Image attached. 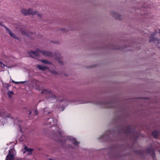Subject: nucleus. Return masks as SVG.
Instances as JSON below:
<instances>
[{
  "label": "nucleus",
  "mask_w": 160,
  "mask_h": 160,
  "mask_svg": "<svg viewBox=\"0 0 160 160\" xmlns=\"http://www.w3.org/2000/svg\"><path fill=\"white\" fill-rule=\"evenodd\" d=\"M58 62L59 64H60L61 65H62L63 63L62 61H60V60H58Z\"/></svg>",
  "instance_id": "412c9836"
},
{
  "label": "nucleus",
  "mask_w": 160,
  "mask_h": 160,
  "mask_svg": "<svg viewBox=\"0 0 160 160\" xmlns=\"http://www.w3.org/2000/svg\"><path fill=\"white\" fill-rule=\"evenodd\" d=\"M52 73H53V74H56L57 73L55 71H53L52 72Z\"/></svg>",
  "instance_id": "b1692460"
},
{
  "label": "nucleus",
  "mask_w": 160,
  "mask_h": 160,
  "mask_svg": "<svg viewBox=\"0 0 160 160\" xmlns=\"http://www.w3.org/2000/svg\"><path fill=\"white\" fill-rule=\"evenodd\" d=\"M69 140V141L72 143L74 145L76 146L78 145L79 142H78L75 138H70Z\"/></svg>",
  "instance_id": "9d476101"
},
{
  "label": "nucleus",
  "mask_w": 160,
  "mask_h": 160,
  "mask_svg": "<svg viewBox=\"0 0 160 160\" xmlns=\"http://www.w3.org/2000/svg\"><path fill=\"white\" fill-rule=\"evenodd\" d=\"M160 41V38H154L153 37L150 38L149 39L150 42L153 41L154 43L157 44L159 43Z\"/></svg>",
  "instance_id": "0eeeda50"
},
{
  "label": "nucleus",
  "mask_w": 160,
  "mask_h": 160,
  "mask_svg": "<svg viewBox=\"0 0 160 160\" xmlns=\"http://www.w3.org/2000/svg\"><path fill=\"white\" fill-rule=\"evenodd\" d=\"M34 115H37L38 114V111L37 110H35L34 112Z\"/></svg>",
  "instance_id": "4be33fe9"
},
{
  "label": "nucleus",
  "mask_w": 160,
  "mask_h": 160,
  "mask_svg": "<svg viewBox=\"0 0 160 160\" xmlns=\"http://www.w3.org/2000/svg\"><path fill=\"white\" fill-rule=\"evenodd\" d=\"M41 53L43 55L48 57H52L53 56L52 53L49 52H47L44 50H38L34 52L31 51V52H30L29 54L30 57L32 58H34L32 56V54H33L36 56H40Z\"/></svg>",
  "instance_id": "f03ea898"
},
{
  "label": "nucleus",
  "mask_w": 160,
  "mask_h": 160,
  "mask_svg": "<svg viewBox=\"0 0 160 160\" xmlns=\"http://www.w3.org/2000/svg\"><path fill=\"white\" fill-rule=\"evenodd\" d=\"M156 33L154 32V33H153V34H152V35L153 36H154V35H155V34H156ZM151 35H152V34H151Z\"/></svg>",
  "instance_id": "a878e982"
},
{
  "label": "nucleus",
  "mask_w": 160,
  "mask_h": 160,
  "mask_svg": "<svg viewBox=\"0 0 160 160\" xmlns=\"http://www.w3.org/2000/svg\"><path fill=\"white\" fill-rule=\"evenodd\" d=\"M108 106V108H114V107L113 106L114 104V103L112 102H107L105 104Z\"/></svg>",
  "instance_id": "4468645a"
},
{
  "label": "nucleus",
  "mask_w": 160,
  "mask_h": 160,
  "mask_svg": "<svg viewBox=\"0 0 160 160\" xmlns=\"http://www.w3.org/2000/svg\"><path fill=\"white\" fill-rule=\"evenodd\" d=\"M136 153L140 155H143L144 154V152L142 150H139L136 151Z\"/></svg>",
  "instance_id": "a211bd4d"
},
{
  "label": "nucleus",
  "mask_w": 160,
  "mask_h": 160,
  "mask_svg": "<svg viewBox=\"0 0 160 160\" xmlns=\"http://www.w3.org/2000/svg\"><path fill=\"white\" fill-rule=\"evenodd\" d=\"M14 151V148H11L9 151V153L8 155H9L11 156V155L13 157H14V154L13 152Z\"/></svg>",
  "instance_id": "2eb2a0df"
},
{
  "label": "nucleus",
  "mask_w": 160,
  "mask_h": 160,
  "mask_svg": "<svg viewBox=\"0 0 160 160\" xmlns=\"http://www.w3.org/2000/svg\"><path fill=\"white\" fill-rule=\"evenodd\" d=\"M0 63L1 64V65L2 64L3 66H4V64L2 62H0Z\"/></svg>",
  "instance_id": "5701e85b"
},
{
  "label": "nucleus",
  "mask_w": 160,
  "mask_h": 160,
  "mask_svg": "<svg viewBox=\"0 0 160 160\" xmlns=\"http://www.w3.org/2000/svg\"><path fill=\"white\" fill-rule=\"evenodd\" d=\"M4 27L6 31L8 32V33L11 37L15 38H16V35L13 33L12 32L11 30L9 28H8L6 26H4Z\"/></svg>",
  "instance_id": "6e6552de"
},
{
  "label": "nucleus",
  "mask_w": 160,
  "mask_h": 160,
  "mask_svg": "<svg viewBox=\"0 0 160 160\" xmlns=\"http://www.w3.org/2000/svg\"><path fill=\"white\" fill-rule=\"evenodd\" d=\"M159 132L157 130L154 131L152 132V135L155 138H158Z\"/></svg>",
  "instance_id": "f8f14e48"
},
{
  "label": "nucleus",
  "mask_w": 160,
  "mask_h": 160,
  "mask_svg": "<svg viewBox=\"0 0 160 160\" xmlns=\"http://www.w3.org/2000/svg\"><path fill=\"white\" fill-rule=\"evenodd\" d=\"M42 62L44 64H50L51 62L48 61L47 60H45V59H42L41 60Z\"/></svg>",
  "instance_id": "f3484780"
},
{
  "label": "nucleus",
  "mask_w": 160,
  "mask_h": 160,
  "mask_svg": "<svg viewBox=\"0 0 160 160\" xmlns=\"http://www.w3.org/2000/svg\"><path fill=\"white\" fill-rule=\"evenodd\" d=\"M159 33H160V29L159 30Z\"/></svg>",
  "instance_id": "cd10ccee"
},
{
  "label": "nucleus",
  "mask_w": 160,
  "mask_h": 160,
  "mask_svg": "<svg viewBox=\"0 0 160 160\" xmlns=\"http://www.w3.org/2000/svg\"><path fill=\"white\" fill-rule=\"evenodd\" d=\"M14 158V157H13L12 155L11 156H9V155H7L6 158V160H13Z\"/></svg>",
  "instance_id": "dca6fc26"
},
{
  "label": "nucleus",
  "mask_w": 160,
  "mask_h": 160,
  "mask_svg": "<svg viewBox=\"0 0 160 160\" xmlns=\"http://www.w3.org/2000/svg\"><path fill=\"white\" fill-rule=\"evenodd\" d=\"M37 68H38L39 70H44L48 68L46 67H45L43 66L38 65L37 66Z\"/></svg>",
  "instance_id": "ddd939ff"
},
{
  "label": "nucleus",
  "mask_w": 160,
  "mask_h": 160,
  "mask_svg": "<svg viewBox=\"0 0 160 160\" xmlns=\"http://www.w3.org/2000/svg\"><path fill=\"white\" fill-rule=\"evenodd\" d=\"M49 160H52V159H51V158H49Z\"/></svg>",
  "instance_id": "c85d7f7f"
},
{
  "label": "nucleus",
  "mask_w": 160,
  "mask_h": 160,
  "mask_svg": "<svg viewBox=\"0 0 160 160\" xmlns=\"http://www.w3.org/2000/svg\"><path fill=\"white\" fill-rule=\"evenodd\" d=\"M12 82L15 83V84H23L24 83L26 82V81H23V82H15L14 80H12Z\"/></svg>",
  "instance_id": "6ab92c4d"
},
{
  "label": "nucleus",
  "mask_w": 160,
  "mask_h": 160,
  "mask_svg": "<svg viewBox=\"0 0 160 160\" xmlns=\"http://www.w3.org/2000/svg\"><path fill=\"white\" fill-rule=\"evenodd\" d=\"M116 49H119V48H116Z\"/></svg>",
  "instance_id": "c756f323"
},
{
  "label": "nucleus",
  "mask_w": 160,
  "mask_h": 160,
  "mask_svg": "<svg viewBox=\"0 0 160 160\" xmlns=\"http://www.w3.org/2000/svg\"><path fill=\"white\" fill-rule=\"evenodd\" d=\"M104 135H103L101 137V138H104Z\"/></svg>",
  "instance_id": "393cba45"
},
{
  "label": "nucleus",
  "mask_w": 160,
  "mask_h": 160,
  "mask_svg": "<svg viewBox=\"0 0 160 160\" xmlns=\"http://www.w3.org/2000/svg\"><path fill=\"white\" fill-rule=\"evenodd\" d=\"M32 112H31V111H29V115H30V114H31Z\"/></svg>",
  "instance_id": "bb28decb"
},
{
  "label": "nucleus",
  "mask_w": 160,
  "mask_h": 160,
  "mask_svg": "<svg viewBox=\"0 0 160 160\" xmlns=\"http://www.w3.org/2000/svg\"><path fill=\"white\" fill-rule=\"evenodd\" d=\"M122 131L123 133L126 134L127 135L132 136L133 138L136 139L138 137V135L135 131L134 130H132L131 127L130 126H127L122 128Z\"/></svg>",
  "instance_id": "f257e3e1"
},
{
  "label": "nucleus",
  "mask_w": 160,
  "mask_h": 160,
  "mask_svg": "<svg viewBox=\"0 0 160 160\" xmlns=\"http://www.w3.org/2000/svg\"><path fill=\"white\" fill-rule=\"evenodd\" d=\"M14 94L13 92L12 91H8V94L9 97H11V95Z\"/></svg>",
  "instance_id": "aec40b11"
},
{
  "label": "nucleus",
  "mask_w": 160,
  "mask_h": 160,
  "mask_svg": "<svg viewBox=\"0 0 160 160\" xmlns=\"http://www.w3.org/2000/svg\"><path fill=\"white\" fill-rule=\"evenodd\" d=\"M112 17L115 18L116 19L119 20H121L122 19V16L118 14L115 12H112Z\"/></svg>",
  "instance_id": "423d86ee"
},
{
  "label": "nucleus",
  "mask_w": 160,
  "mask_h": 160,
  "mask_svg": "<svg viewBox=\"0 0 160 160\" xmlns=\"http://www.w3.org/2000/svg\"><path fill=\"white\" fill-rule=\"evenodd\" d=\"M42 93L44 95H48L49 98H53L54 99H56L57 98L56 96L53 94L51 91L48 89H43L42 91Z\"/></svg>",
  "instance_id": "20e7f679"
},
{
  "label": "nucleus",
  "mask_w": 160,
  "mask_h": 160,
  "mask_svg": "<svg viewBox=\"0 0 160 160\" xmlns=\"http://www.w3.org/2000/svg\"><path fill=\"white\" fill-rule=\"evenodd\" d=\"M146 152L147 153L150 154L153 160L156 159L155 152L152 148H148L146 149Z\"/></svg>",
  "instance_id": "39448f33"
},
{
  "label": "nucleus",
  "mask_w": 160,
  "mask_h": 160,
  "mask_svg": "<svg viewBox=\"0 0 160 160\" xmlns=\"http://www.w3.org/2000/svg\"><path fill=\"white\" fill-rule=\"evenodd\" d=\"M21 12L24 15H37L39 17H41V15L37 11L33 12L32 10L31 9H29L26 10L25 9H23L21 11Z\"/></svg>",
  "instance_id": "7ed1b4c3"
},
{
  "label": "nucleus",
  "mask_w": 160,
  "mask_h": 160,
  "mask_svg": "<svg viewBox=\"0 0 160 160\" xmlns=\"http://www.w3.org/2000/svg\"><path fill=\"white\" fill-rule=\"evenodd\" d=\"M24 149L25 150V151L23 152V153L24 154L27 151L29 153V154H31L32 152L33 151V149L32 148H28L26 146H25Z\"/></svg>",
  "instance_id": "9b49d317"
},
{
  "label": "nucleus",
  "mask_w": 160,
  "mask_h": 160,
  "mask_svg": "<svg viewBox=\"0 0 160 160\" xmlns=\"http://www.w3.org/2000/svg\"><path fill=\"white\" fill-rule=\"evenodd\" d=\"M47 125H51L53 126L54 125V120L52 118H49L47 120Z\"/></svg>",
  "instance_id": "1a4fd4ad"
}]
</instances>
